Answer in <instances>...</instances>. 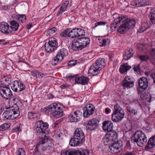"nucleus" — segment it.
Returning a JSON list of instances; mask_svg holds the SVG:
<instances>
[{
	"mask_svg": "<svg viewBox=\"0 0 155 155\" xmlns=\"http://www.w3.org/2000/svg\"><path fill=\"white\" fill-rule=\"evenodd\" d=\"M48 126V124L42 120H40L35 123L34 130L36 132L37 135L41 139L35 148L36 154L39 152L40 148L43 150H49L53 144L52 139L46 136L47 132L46 130Z\"/></svg>",
	"mask_w": 155,
	"mask_h": 155,
	"instance_id": "1",
	"label": "nucleus"
},
{
	"mask_svg": "<svg viewBox=\"0 0 155 155\" xmlns=\"http://www.w3.org/2000/svg\"><path fill=\"white\" fill-rule=\"evenodd\" d=\"M63 108L59 104L52 103L43 110L46 114H52L54 118H58L62 117L63 114Z\"/></svg>",
	"mask_w": 155,
	"mask_h": 155,
	"instance_id": "2",
	"label": "nucleus"
},
{
	"mask_svg": "<svg viewBox=\"0 0 155 155\" xmlns=\"http://www.w3.org/2000/svg\"><path fill=\"white\" fill-rule=\"evenodd\" d=\"M122 18V24L119 28L118 31L120 34H124L129 30L130 29L134 28L136 24L135 19L128 18L126 16H120Z\"/></svg>",
	"mask_w": 155,
	"mask_h": 155,
	"instance_id": "3",
	"label": "nucleus"
},
{
	"mask_svg": "<svg viewBox=\"0 0 155 155\" xmlns=\"http://www.w3.org/2000/svg\"><path fill=\"white\" fill-rule=\"evenodd\" d=\"M19 106L9 107L2 114L4 119L13 120L18 118L20 115Z\"/></svg>",
	"mask_w": 155,
	"mask_h": 155,
	"instance_id": "4",
	"label": "nucleus"
},
{
	"mask_svg": "<svg viewBox=\"0 0 155 155\" xmlns=\"http://www.w3.org/2000/svg\"><path fill=\"white\" fill-rule=\"evenodd\" d=\"M124 112L120 106L118 104L114 106V110L112 115L111 119L115 122L120 121L124 117Z\"/></svg>",
	"mask_w": 155,
	"mask_h": 155,
	"instance_id": "5",
	"label": "nucleus"
},
{
	"mask_svg": "<svg viewBox=\"0 0 155 155\" xmlns=\"http://www.w3.org/2000/svg\"><path fill=\"white\" fill-rule=\"evenodd\" d=\"M145 135L141 131L138 130L135 132L132 136L131 141L133 143H137L138 145L141 147L143 145Z\"/></svg>",
	"mask_w": 155,
	"mask_h": 155,
	"instance_id": "6",
	"label": "nucleus"
},
{
	"mask_svg": "<svg viewBox=\"0 0 155 155\" xmlns=\"http://www.w3.org/2000/svg\"><path fill=\"white\" fill-rule=\"evenodd\" d=\"M145 78L142 77L140 78L138 81L139 88H138L139 94H140V98L141 100L145 99V85L144 80Z\"/></svg>",
	"mask_w": 155,
	"mask_h": 155,
	"instance_id": "7",
	"label": "nucleus"
},
{
	"mask_svg": "<svg viewBox=\"0 0 155 155\" xmlns=\"http://www.w3.org/2000/svg\"><path fill=\"white\" fill-rule=\"evenodd\" d=\"M95 107L91 104H86L83 108V116L84 118L88 117L94 113Z\"/></svg>",
	"mask_w": 155,
	"mask_h": 155,
	"instance_id": "8",
	"label": "nucleus"
},
{
	"mask_svg": "<svg viewBox=\"0 0 155 155\" xmlns=\"http://www.w3.org/2000/svg\"><path fill=\"white\" fill-rule=\"evenodd\" d=\"M81 114V112L79 110L71 112L68 115L66 120L68 122H77L79 120Z\"/></svg>",
	"mask_w": 155,
	"mask_h": 155,
	"instance_id": "9",
	"label": "nucleus"
},
{
	"mask_svg": "<svg viewBox=\"0 0 155 155\" xmlns=\"http://www.w3.org/2000/svg\"><path fill=\"white\" fill-rule=\"evenodd\" d=\"M110 148L111 153H117L123 150L124 147L123 142L121 141H118L117 143L115 142L113 143Z\"/></svg>",
	"mask_w": 155,
	"mask_h": 155,
	"instance_id": "10",
	"label": "nucleus"
},
{
	"mask_svg": "<svg viewBox=\"0 0 155 155\" xmlns=\"http://www.w3.org/2000/svg\"><path fill=\"white\" fill-rule=\"evenodd\" d=\"M102 69L99 64L96 61L90 67L88 70V73L91 75L96 76L100 73V71Z\"/></svg>",
	"mask_w": 155,
	"mask_h": 155,
	"instance_id": "11",
	"label": "nucleus"
},
{
	"mask_svg": "<svg viewBox=\"0 0 155 155\" xmlns=\"http://www.w3.org/2000/svg\"><path fill=\"white\" fill-rule=\"evenodd\" d=\"M99 120L96 118H93L87 121L86 124L87 130L94 131L98 127Z\"/></svg>",
	"mask_w": 155,
	"mask_h": 155,
	"instance_id": "12",
	"label": "nucleus"
},
{
	"mask_svg": "<svg viewBox=\"0 0 155 155\" xmlns=\"http://www.w3.org/2000/svg\"><path fill=\"white\" fill-rule=\"evenodd\" d=\"M133 78L130 76L125 77L123 81L122 85L124 89L130 88L134 86Z\"/></svg>",
	"mask_w": 155,
	"mask_h": 155,
	"instance_id": "13",
	"label": "nucleus"
},
{
	"mask_svg": "<svg viewBox=\"0 0 155 155\" xmlns=\"http://www.w3.org/2000/svg\"><path fill=\"white\" fill-rule=\"evenodd\" d=\"M2 88L0 89V96L6 100L12 97L13 94L9 87Z\"/></svg>",
	"mask_w": 155,
	"mask_h": 155,
	"instance_id": "14",
	"label": "nucleus"
},
{
	"mask_svg": "<svg viewBox=\"0 0 155 155\" xmlns=\"http://www.w3.org/2000/svg\"><path fill=\"white\" fill-rule=\"evenodd\" d=\"M73 136L77 140H79L83 143L85 140V135L82 130L80 128H77L74 130Z\"/></svg>",
	"mask_w": 155,
	"mask_h": 155,
	"instance_id": "15",
	"label": "nucleus"
},
{
	"mask_svg": "<svg viewBox=\"0 0 155 155\" xmlns=\"http://www.w3.org/2000/svg\"><path fill=\"white\" fill-rule=\"evenodd\" d=\"M89 81V79L87 77L84 75L80 76L78 74L77 78H76L75 84L82 85L87 84Z\"/></svg>",
	"mask_w": 155,
	"mask_h": 155,
	"instance_id": "16",
	"label": "nucleus"
},
{
	"mask_svg": "<svg viewBox=\"0 0 155 155\" xmlns=\"http://www.w3.org/2000/svg\"><path fill=\"white\" fill-rule=\"evenodd\" d=\"M12 29H10L8 24L5 22L0 23V31L4 34H9L12 32Z\"/></svg>",
	"mask_w": 155,
	"mask_h": 155,
	"instance_id": "17",
	"label": "nucleus"
},
{
	"mask_svg": "<svg viewBox=\"0 0 155 155\" xmlns=\"http://www.w3.org/2000/svg\"><path fill=\"white\" fill-rule=\"evenodd\" d=\"M113 126L112 122L110 121L106 120L103 123V129L107 132L113 130Z\"/></svg>",
	"mask_w": 155,
	"mask_h": 155,
	"instance_id": "18",
	"label": "nucleus"
},
{
	"mask_svg": "<svg viewBox=\"0 0 155 155\" xmlns=\"http://www.w3.org/2000/svg\"><path fill=\"white\" fill-rule=\"evenodd\" d=\"M90 150L82 148L74 149V155H90Z\"/></svg>",
	"mask_w": 155,
	"mask_h": 155,
	"instance_id": "19",
	"label": "nucleus"
},
{
	"mask_svg": "<svg viewBox=\"0 0 155 155\" xmlns=\"http://www.w3.org/2000/svg\"><path fill=\"white\" fill-rule=\"evenodd\" d=\"M83 144L79 140H77L76 138H75L73 135L70 139L69 143V145L72 147L80 146Z\"/></svg>",
	"mask_w": 155,
	"mask_h": 155,
	"instance_id": "20",
	"label": "nucleus"
},
{
	"mask_svg": "<svg viewBox=\"0 0 155 155\" xmlns=\"http://www.w3.org/2000/svg\"><path fill=\"white\" fill-rule=\"evenodd\" d=\"M49 46L53 48H56L58 47V44L57 41L55 38H51L49 40V42L48 43H45L44 45L45 48L46 47L48 48Z\"/></svg>",
	"mask_w": 155,
	"mask_h": 155,
	"instance_id": "21",
	"label": "nucleus"
},
{
	"mask_svg": "<svg viewBox=\"0 0 155 155\" xmlns=\"http://www.w3.org/2000/svg\"><path fill=\"white\" fill-rule=\"evenodd\" d=\"M118 14L116 13L114 14L113 15V18L114 19L113 22L111 24V27H114L116 28L117 26V24L120 22L121 21L122 18L120 16L117 17Z\"/></svg>",
	"mask_w": 155,
	"mask_h": 155,
	"instance_id": "22",
	"label": "nucleus"
},
{
	"mask_svg": "<svg viewBox=\"0 0 155 155\" xmlns=\"http://www.w3.org/2000/svg\"><path fill=\"white\" fill-rule=\"evenodd\" d=\"M134 54V51L133 49H127L125 50V53L123 55V59L125 60H127L130 59Z\"/></svg>",
	"mask_w": 155,
	"mask_h": 155,
	"instance_id": "23",
	"label": "nucleus"
},
{
	"mask_svg": "<svg viewBox=\"0 0 155 155\" xmlns=\"http://www.w3.org/2000/svg\"><path fill=\"white\" fill-rule=\"evenodd\" d=\"M20 81L18 80H15L11 82L10 84L11 88L13 91L17 92L19 91V89L21 90V89H19L18 87L19 86V84Z\"/></svg>",
	"mask_w": 155,
	"mask_h": 155,
	"instance_id": "24",
	"label": "nucleus"
},
{
	"mask_svg": "<svg viewBox=\"0 0 155 155\" xmlns=\"http://www.w3.org/2000/svg\"><path fill=\"white\" fill-rule=\"evenodd\" d=\"M155 145V134L151 137L148 141L146 145V149H150L153 148Z\"/></svg>",
	"mask_w": 155,
	"mask_h": 155,
	"instance_id": "25",
	"label": "nucleus"
},
{
	"mask_svg": "<svg viewBox=\"0 0 155 155\" xmlns=\"http://www.w3.org/2000/svg\"><path fill=\"white\" fill-rule=\"evenodd\" d=\"M60 49L59 51L58 52L57 55L55 57H57L58 58L61 60V62L64 56H65L68 54V51L66 49Z\"/></svg>",
	"mask_w": 155,
	"mask_h": 155,
	"instance_id": "26",
	"label": "nucleus"
},
{
	"mask_svg": "<svg viewBox=\"0 0 155 155\" xmlns=\"http://www.w3.org/2000/svg\"><path fill=\"white\" fill-rule=\"evenodd\" d=\"M106 134L107 136H108L110 139L112 141L115 140L117 137L118 134L117 132L114 130L108 131Z\"/></svg>",
	"mask_w": 155,
	"mask_h": 155,
	"instance_id": "27",
	"label": "nucleus"
},
{
	"mask_svg": "<svg viewBox=\"0 0 155 155\" xmlns=\"http://www.w3.org/2000/svg\"><path fill=\"white\" fill-rule=\"evenodd\" d=\"M131 68V66L128 65L127 63H125L120 66L119 71L120 73L124 74L130 69Z\"/></svg>",
	"mask_w": 155,
	"mask_h": 155,
	"instance_id": "28",
	"label": "nucleus"
},
{
	"mask_svg": "<svg viewBox=\"0 0 155 155\" xmlns=\"http://www.w3.org/2000/svg\"><path fill=\"white\" fill-rule=\"evenodd\" d=\"M10 29H12V32L13 31H17L19 26L18 23L15 20H12L10 22Z\"/></svg>",
	"mask_w": 155,
	"mask_h": 155,
	"instance_id": "29",
	"label": "nucleus"
},
{
	"mask_svg": "<svg viewBox=\"0 0 155 155\" xmlns=\"http://www.w3.org/2000/svg\"><path fill=\"white\" fill-rule=\"evenodd\" d=\"M79 39L81 44L82 45L83 48L85 47L90 42V40L88 38L81 37Z\"/></svg>",
	"mask_w": 155,
	"mask_h": 155,
	"instance_id": "30",
	"label": "nucleus"
},
{
	"mask_svg": "<svg viewBox=\"0 0 155 155\" xmlns=\"http://www.w3.org/2000/svg\"><path fill=\"white\" fill-rule=\"evenodd\" d=\"M69 3L68 1H66L61 6L59 10L58 11L57 15H58L60 14H62L67 8L68 5Z\"/></svg>",
	"mask_w": 155,
	"mask_h": 155,
	"instance_id": "31",
	"label": "nucleus"
},
{
	"mask_svg": "<svg viewBox=\"0 0 155 155\" xmlns=\"http://www.w3.org/2000/svg\"><path fill=\"white\" fill-rule=\"evenodd\" d=\"M39 115V114L38 112H29L28 114V118L29 120H35L38 117Z\"/></svg>",
	"mask_w": 155,
	"mask_h": 155,
	"instance_id": "32",
	"label": "nucleus"
},
{
	"mask_svg": "<svg viewBox=\"0 0 155 155\" xmlns=\"http://www.w3.org/2000/svg\"><path fill=\"white\" fill-rule=\"evenodd\" d=\"M70 30L68 32V36L69 37L72 38H78V31L77 28H74L71 31Z\"/></svg>",
	"mask_w": 155,
	"mask_h": 155,
	"instance_id": "33",
	"label": "nucleus"
},
{
	"mask_svg": "<svg viewBox=\"0 0 155 155\" xmlns=\"http://www.w3.org/2000/svg\"><path fill=\"white\" fill-rule=\"evenodd\" d=\"M152 92L151 89L149 88L147 90V94H146V101L149 103L152 100H153V98L151 96Z\"/></svg>",
	"mask_w": 155,
	"mask_h": 155,
	"instance_id": "34",
	"label": "nucleus"
},
{
	"mask_svg": "<svg viewBox=\"0 0 155 155\" xmlns=\"http://www.w3.org/2000/svg\"><path fill=\"white\" fill-rule=\"evenodd\" d=\"M96 61L98 63V64H99L102 69L106 65V59L104 58H99Z\"/></svg>",
	"mask_w": 155,
	"mask_h": 155,
	"instance_id": "35",
	"label": "nucleus"
},
{
	"mask_svg": "<svg viewBox=\"0 0 155 155\" xmlns=\"http://www.w3.org/2000/svg\"><path fill=\"white\" fill-rule=\"evenodd\" d=\"M11 124L9 123H5L0 126V131H3L8 130L10 127Z\"/></svg>",
	"mask_w": 155,
	"mask_h": 155,
	"instance_id": "36",
	"label": "nucleus"
},
{
	"mask_svg": "<svg viewBox=\"0 0 155 155\" xmlns=\"http://www.w3.org/2000/svg\"><path fill=\"white\" fill-rule=\"evenodd\" d=\"M153 122L151 121L149 122L146 121V131L147 132L151 131L153 125Z\"/></svg>",
	"mask_w": 155,
	"mask_h": 155,
	"instance_id": "37",
	"label": "nucleus"
},
{
	"mask_svg": "<svg viewBox=\"0 0 155 155\" xmlns=\"http://www.w3.org/2000/svg\"><path fill=\"white\" fill-rule=\"evenodd\" d=\"M2 79L4 81L8 84V85H10L11 83V79L10 76L3 75L2 76Z\"/></svg>",
	"mask_w": 155,
	"mask_h": 155,
	"instance_id": "38",
	"label": "nucleus"
},
{
	"mask_svg": "<svg viewBox=\"0 0 155 155\" xmlns=\"http://www.w3.org/2000/svg\"><path fill=\"white\" fill-rule=\"evenodd\" d=\"M72 48H83L82 45L81 44L80 41H76L74 43H72Z\"/></svg>",
	"mask_w": 155,
	"mask_h": 155,
	"instance_id": "39",
	"label": "nucleus"
},
{
	"mask_svg": "<svg viewBox=\"0 0 155 155\" xmlns=\"http://www.w3.org/2000/svg\"><path fill=\"white\" fill-rule=\"evenodd\" d=\"M12 101L13 103L17 107L19 106V105L20 104L21 106H22L23 104L21 100H19L16 97H13L12 99Z\"/></svg>",
	"mask_w": 155,
	"mask_h": 155,
	"instance_id": "40",
	"label": "nucleus"
},
{
	"mask_svg": "<svg viewBox=\"0 0 155 155\" xmlns=\"http://www.w3.org/2000/svg\"><path fill=\"white\" fill-rule=\"evenodd\" d=\"M126 108L128 112L135 115L137 114V111L135 109H134L129 106H127Z\"/></svg>",
	"mask_w": 155,
	"mask_h": 155,
	"instance_id": "41",
	"label": "nucleus"
},
{
	"mask_svg": "<svg viewBox=\"0 0 155 155\" xmlns=\"http://www.w3.org/2000/svg\"><path fill=\"white\" fill-rule=\"evenodd\" d=\"M149 17L151 21L152 20L155 19V8L150 10Z\"/></svg>",
	"mask_w": 155,
	"mask_h": 155,
	"instance_id": "42",
	"label": "nucleus"
},
{
	"mask_svg": "<svg viewBox=\"0 0 155 155\" xmlns=\"http://www.w3.org/2000/svg\"><path fill=\"white\" fill-rule=\"evenodd\" d=\"M77 30L78 31V33L77 34L78 38L80 39L81 38V37L85 35V32L84 30L83 29L80 28H77Z\"/></svg>",
	"mask_w": 155,
	"mask_h": 155,
	"instance_id": "43",
	"label": "nucleus"
},
{
	"mask_svg": "<svg viewBox=\"0 0 155 155\" xmlns=\"http://www.w3.org/2000/svg\"><path fill=\"white\" fill-rule=\"evenodd\" d=\"M103 141L104 142V144L105 145H107L110 144V142L112 141H111V140L110 139V138L109 137L107 136L106 134V136H105L103 139Z\"/></svg>",
	"mask_w": 155,
	"mask_h": 155,
	"instance_id": "44",
	"label": "nucleus"
},
{
	"mask_svg": "<svg viewBox=\"0 0 155 155\" xmlns=\"http://www.w3.org/2000/svg\"><path fill=\"white\" fill-rule=\"evenodd\" d=\"M70 30V29L68 28H67L65 29L63 31L61 32V33L60 34V36L61 37H69L68 36V32H69V31Z\"/></svg>",
	"mask_w": 155,
	"mask_h": 155,
	"instance_id": "45",
	"label": "nucleus"
},
{
	"mask_svg": "<svg viewBox=\"0 0 155 155\" xmlns=\"http://www.w3.org/2000/svg\"><path fill=\"white\" fill-rule=\"evenodd\" d=\"M140 66V64H136L132 65V68L134 71L136 72H137V73L139 72V74H140V72L141 71Z\"/></svg>",
	"mask_w": 155,
	"mask_h": 155,
	"instance_id": "46",
	"label": "nucleus"
},
{
	"mask_svg": "<svg viewBox=\"0 0 155 155\" xmlns=\"http://www.w3.org/2000/svg\"><path fill=\"white\" fill-rule=\"evenodd\" d=\"M60 62L61 60L58 58L57 57H54L51 61V64L53 66L56 65Z\"/></svg>",
	"mask_w": 155,
	"mask_h": 155,
	"instance_id": "47",
	"label": "nucleus"
},
{
	"mask_svg": "<svg viewBox=\"0 0 155 155\" xmlns=\"http://www.w3.org/2000/svg\"><path fill=\"white\" fill-rule=\"evenodd\" d=\"M78 75V74H75L73 75L66 76V78L68 80L70 81L74 80L75 81V84L76 78H77Z\"/></svg>",
	"mask_w": 155,
	"mask_h": 155,
	"instance_id": "48",
	"label": "nucleus"
},
{
	"mask_svg": "<svg viewBox=\"0 0 155 155\" xmlns=\"http://www.w3.org/2000/svg\"><path fill=\"white\" fill-rule=\"evenodd\" d=\"M125 146H124V149H126L128 150H130L131 149V142L130 140H126L125 141Z\"/></svg>",
	"mask_w": 155,
	"mask_h": 155,
	"instance_id": "49",
	"label": "nucleus"
},
{
	"mask_svg": "<svg viewBox=\"0 0 155 155\" xmlns=\"http://www.w3.org/2000/svg\"><path fill=\"white\" fill-rule=\"evenodd\" d=\"M17 19L22 23L25 21L26 18L25 15H19V16L17 18Z\"/></svg>",
	"mask_w": 155,
	"mask_h": 155,
	"instance_id": "50",
	"label": "nucleus"
},
{
	"mask_svg": "<svg viewBox=\"0 0 155 155\" xmlns=\"http://www.w3.org/2000/svg\"><path fill=\"white\" fill-rule=\"evenodd\" d=\"M18 87L19 88V89H21V90L19 89V91H18V92H17L18 93H19L24 90L26 88V87L25 84H24L22 83L20 81L19 84V87Z\"/></svg>",
	"mask_w": 155,
	"mask_h": 155,
	"instance_id": "51",
	"label": "nucleus"
},
{
	"mask_svg": "<svg viewBox=\"0 0 155 155\" xmlns=\"http://www.w3.org/2000/svg\"><path fill=\"white\" fill-rule=\"evenodd\" d=\"M0 89H2V88L3 87H9L7 83H5L3 80L2 81L0 82Z\"/></svg>",
	"mask_w": 155,
	"mask_h": 155,
	"instance_id": "52",
	"label": "nucleus"
},
{
	"mask_svg": "<svg viewBox=\"0 0 155 155\" xmlns=\"http://www.w3.org/2000/svg\"><path fill=\"white\" fill-rule=\"evenodd\" d=\"M57 30V29L56 27H52L48 31L47 33L49 35H50L51 34H52L55 33Z\"/></svg>",
	"mask_w": 155,
	"mask_h": 155,
	"instance_id": "53",
	"label": "nucleus"
},
{
	"mask_svg": "<svg viewBox=\"0 0 155 155\" xmlns=\"http://www.w3.org/2000/svg\"><path fill=\"white\" fill-rule=\"evenodd\" d=\"M74 150H67L63 153V155H74Z\"/></svg>",
	"mask_w": 155,
	"mask_h": 155,
	"instance_id": "54",
	"label": "nucleus"
},
{
	"mask_svg": "<svg viewBox=\"0 0 155 155\" xmlns=\"http://www.w3.org/2000/svg\"><path fill=\"white\" fill-rule=\"evenodd\" d=\"M106 22L104 21H100L98 22H96L95 23L94 27V28H95L98 25H105L106 24Z\"/></svg>",
	"mask_w": 155,
	"mask_h": 155,
	"instance_id": "55",
	"label": "nucleus"
},
{
	"mask_svg": "<svg viewBox=\"0 0 155 155\" xmlns=\"http://www.w3.org/2000/svg\"><path fill=\"white\" fill-rule=\"evenodd\" d=\"M77 63V61L76 60H71L69 61L68 64V66H74Z\"/></svg>",
	"mask_w": 155,
	"mask_h": 155,
	"instance_id": "56",
	"label": "nucleus"
},
{
	"mask_svg": "<svg viewBox=\"0 0 155 155\" xmlns=\"http://www.w3.org/2000/svg\"><path fill=\"white\" fill-rule=\"evenodd\" d=\"M47 75V74L46 73H43L42 72L38 71L37 78H41L43 77H45Z\"/></svg>",
	"mask_w": 155,
	"mask_h": 155,
	"instance_id": "57",
	"label": "nucleus"
},
{
	"mask_svg": "<svg viewBox=\"0 0 155 155\" xmlns=\"http://www.w3.org/2000/svg\"><path fill=\"white\" fill-rule=\"evenodd\" d=\"M38 71H39L36 70L32 71L31 72V75L35 77L36 78H37Z\"/></svg>",
	"mask_w": 155,
	"mask_h": 155,
	"instance_id": "58",
	"label": "nucleus"
},
{
	"mask_svg": "<svg viewBox=\"0 0 155 155\" xmlns=\"http://www.w3.org/2000/svg\"><path fill=\"white\" fill-rule=\"evenodd\" d=\"M12 130L14 132H18L21 131L20 126H17L12 129Z\"/></svg>",
	"mask_w": 155,
	"mask_h": 155,
	"instance_id": "59",
	"label": "nucleus"
},
{
	"mask_svg": "<svg viewBox=\"0 0 155 155\" xmlns=\"http://www.w3.org/2000/svg\"><path fill=\"white\" fill-rule=\"evenodd\" d=\"M138 7L145 6V2L143 0H138Z\"/></svg>",
	"mask_w": 155,
	"mask_h": 155,
	"instance_id": "60",
	"label": "nucleus"
},
{
	"mask_svg": "<svg viewBox=\"0 0 155 155\" xmlns=\"http://www.w3.org/2000/svg\"><path fill=\"white\" fill-rule=\"evenodd\" d=\"M121 155H135L134 153L132 151L126 152L122 154Z\"/></svg>",
	"mask_w": 155,
	"mask_h": 155,
	"instance_id": "61",
	"label": "nucleus"
},
{
	"mask_svg": "<svg viewBox=\"0 0 155 155\" xmlns=\"http://www.w3.org/2000/svg\"><path fill=\"white\" fill-rule=\"evenodd\" d=\"M70 85L68 84H63L60 86V87L61 89H65L69 87Z\"/></svg>",
	"mask_w": 155,
	"mask_h": 155,
	"instance_id": "62",
	"label": "nucleus"
},
{
	"mask_svg": "<svg viewBox=\"0 0 155 155\" xmlns=\"http://www.w3.org/2000/svg\"><path fill=\"white\" fill-rule=\"evenodd\" d=\"M138 0H134L131 2V5L133 6H135L138 7Z\"/></svg>",
	"mask_w": 155,
	"mask_h": 155,
	"instance_id": "63",
	"label": "nucleus"
},
{
	"mask_svg": "<svg viewBox=\"0 0 155 155\" xmlns=\"http://www.w3.org/2000/svg\"><path fill=\"white\" fill-rule=\"evenodd\" d=\"M138 56L139 58L141 61H145V55H139Z\"/></svg>",
	"mask_w": 155,
	"mask_h": 155,
	"instance_id": "64",
	"label": "nucleus"
}]
</instances>
